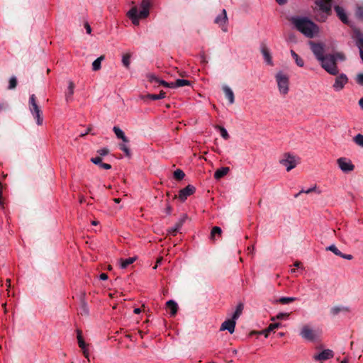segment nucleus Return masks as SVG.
I'll return each instance as SVG.
<instances>
[{"label":"nucleus","mask_w":363,"mask_h":363,"mask_svg":"<svg viewBox=\"0 0 363 363\" xmlns=\"http://www.w3.org/2000/svg\"><path fill=\"white\" fill-rule=\"evenodd\" d=\"M289 21L298 31L308 38H312L319 32L318 26L307 17L292 16Z\"/></svg>","instance_id":"1"},{"label":"nucleus","mask_w":363,"mask_h":363,"mask_svg":"<svg viewBox=\"0 0 363 363\" xmlns=\"http://www.w3.org/2000/svg\"><path fill=\"white\" fill-rule=\"evenodd\" d=\"M345 56L342 52H335L333 54H327L325 57L320 62L323 69L331 75H337L339 69L337 65V61H344Z\"/></svg>","instance_id":"2"},{"label":"nucleus","mask_w":363,"mask_h":363,"mask_svg":"<svg viewBox=\"0 0 363 363\" xmlns=\"http://www.w3.org/2000/svg\"><path fill=\"white\" fill-rule=\"evenodd\" d=\"M140 7L142 10L140 12L138 7L134 6L126 14L135 26H138L140 19L146 18L149 16L150 9L152 7L151 0H142Z\"/></svg>","instance_id":"3"},{"label":"nucleus","mask_w":363,"mask_h":363,"mask_svg":"<svg viewBox=\"0 0 363 363\" xmlns=\"http://www.w3.org/2000/svg\"><path fill=\"white\" fill-rule=\"evenodd\" d=\"M333 0H317L315 4L318 6V12L316 14V20L318 21H325L331 13Z\"/></svg>","instance_id":"4"},{"label":"nucleus","mask_w":363,"mask_h":363,"mask_svg":"<svg viewBox=\"0 0 363 363\" xmlns=\"http://www.w3.org/2000/svg\"><path fill=\"white\" fill-rule=\"evenodd\" d=\"M275 79L277 83L279 93L282 95H286L289 92V76L280 71L275 75Z\"/></svg>","instance_id":"5"},{"label":"nucleus","mask_w":363,"mask_h":363,"mask_svg":"<svg viewBox=\"0 0 363 363\" xmlns=\"http://www.w3.org/2000/svg\"><path fill=\"white\" fill-rule=\"evenodd\" d=\"M29 109L33 114V117L36 119L38 125H42L43 118L41 116L42 111L37 104L36 96L35 94H32L29 99Z\"/></svg>","instance_id":"6"},{"label":"nucleus","mask_w":363,"mask_h":363,"mask_svg":"<svg viewBox=\"0 0 363 363\" xmlns=\"http://www.w3.org/2000/svg\"><path fill=\"white\" fill-rule=\"evenodd\" d=\"M280 164L286 167L287 172L295 168L298 163V158L289 153L284 155L283 158L279 161Z\"/></svg>","instance_id":"7"},{"label":"nucleus","mask_w":363,"mask_h":363,"mask_svg":"<svg viewBox=\"0 0 363 363\" xmlns=\"http://www.w3.org/2000/svg\"><path fill=\"white\" fill-rule=\"evenodd\" d=\"M320 333L318 330H313L308 325H304L301 332L300 335L305 340L308 341H315L319 336Z\"/></svg>","instance_id":"8"},{"label":"nucleus","mask_w":363,"mask_h":363,"mask_svg":"<svg viewBox=\"0 0 363 363\" xmlns=\"http://www.w3.org/2000/svg\"><path fill=\"white\" fill-rule=\"evenodd\" d=\"M191 82L186 79H178L174 82H167L164 80L160 79V86H163L165 88L174 89L177 87H181L184 86H190Z\"/></svg>","instance_id":"9"},{"label":"nucleus","mask_w":363,"mask_h":363,"mask_svg":"<svg viewBox=\"0 0 363 363\" xmlns=\"http://www.w3.org/2000/svg\"><path fill=\"white\" fill-rule=\"evenodd\" d=\"M311 49L315 58L320 62L325 57L324 45L321 43H311Z\"/></svg>","instance_id":"10"},{"label":"nucleus","mask_w":363,"mask_h":363,"mask_svg":"<svg viewBox=\"0 0 363 363\" xmlns=\"http://www.w3.org/2000/svg\"><path fill=\"white\" fill-rule=\"evenodd\" d=\"M348 82V77L345 74H340L336 77L335 79L334 84H333V88L335 91H340L342 90Z\"/></svg>","instance_id":"11"},{"label":"nucleus","mask_w":363,"mask_h":363,"mask_svg":"<svg viewBox=\"0 0 363 363\" xmlns=\"http://www.w3.org/2000/svg\"><path fill=\"white\" fill-rule=\"evenodd\" d=\"M339 168L345 173L352 172L354 169V165L351 160L346 157H340L337 160Z\"/></svg>","instance_id":"12"},{"label":"nucleus","mask_w":363,"mask_h":363,"mask_svg":"<svg viewBox=\"0 0 363 363\" xmlns=\"http://www.w3.org/2000/svg\"><path fill=\"white\" fill-rule=\"evenodd\" d=\"M214 22L220 26L223 31L227 32L226 23L228 22V16L225 9H223L221 13L216 16Z\"/></svg>","instance_id":"13"},{"label":"nucleus","mask_w":363,"mask_h":363,"mask_svg":"<svg viewBox=\"0 0 363 363\" xmlns=\"http://www.w3.org/2000/svg\"><path fill=\"white\" fill-rule=\"evenodd\" d=\"M196 191V188L191 184L181 189L179 192V198L181 201H185L188 196L192 195Z\"/></svg>","instance_id":"14"},{"label":"nucleus","mask_w":363,"mask_h":363,"mask_svg":"<svg viewBox=\"0 0 363 363\" xmlns=\"http://www.w3.org/2000/svg\"><path fill=\"white\" fill-rule=\"evenodd\" d=\"M352 39L354 40L356 46L359 50H363V33L359 29L355 28L353 30L352 35Z\"/></svg>","instance_id":"15"},{"label":"nucleus","mask_w":363,"mask_h":363,"mask_svg":"<svg viewBox=\"0 0 363 363\" xmlns=\"http://www.w3.org/2000/svg\"><path fill=\"white\" fill-rule=\"evenodd\" d=\"M236 325V320L231 318L225 320L220 325V330L224 331L228 330L230 334H233L235 331Z\"/></svg>","instance_id":"16"},{"label":"nucleus","mask_w":363,"mask_h":363,"mask_svg":"<svg viewBox=\"0 0 363 363\" xmlns=\"http://www.w3.org/2000/svg\"><path fill=\"white\" fill-rule=\"evenodd\" d=\"M334 357V352L330 349H325L321 352L315 354L313 358L316 361H323L333 358Z\"/></svg>","instance_id":"17"},{"label":"nucleus","mask_w":363,"mask_h":363,"mask_svg":"<svg viewBox=\"0 0 363 363\" xmlns=\"http://www.w3.org/2000/svg\"><path fill=\"white\" fill-rule=\"evenodd\" d=\"M187 218L188 217L186 214H182L175 225L170 228L169 233L172 235H175L177 233H178L183 224L186 222Z\"/></svg>","instance_id":"18"},{"label":"nucleus","mask_w":363,"mask_h":363,"mask_svg":"<svg viewBox=\"0 0 363 363\" xmlns=\"http://www.w3.org/2000/svg\"><path fill=\"white\" fill-rule=\"evenodd\" d=\"M334 9L340 21L345 24H348L349 21L345 9L340 6H335Z\"/></svg>","instance_id":"19"},{"label":"nucleus","mask_w":363,"mask_h":363,"mask_svg":"<svg viewBox=\"0 0 363 363\" xmlns=\"http://www.w3.org/2000/svg\"><path fill=\"white\" fill-rule=\"evenodd\" d=\"M327 250L333 252L335 255L339 256L343 259L351 260L353 257L352 255H346L342 253L335 245H331L326 248Z\"/></svg>","instance_id":"20"},{"label":"nucleus","mask_w":363,"mask_h":363,"mask_svg":"<svg viewBox=\"0 0 363 363\" xmlns=\"http://www.w3.org/2000/svg\"><path fill=\"white\" fill-rule=\"evenodd\" d=\"M165 309L167 312L169 313L171 316H174L177 313L178 305L174 301L169 300L166 303Z\"/></svg>","instance_id":"21"},{"label":"nucleus","mask_w":363,"mask_h":363,"mask_svg":"<svg viewBox=\"0 0 363 363\" xmlns=\"http://www.w3.org/2000/svg\"><path fill=\"white\" fill-rule=\"evenodd\" d=\"M260 50H261V52H262V54L263 55L264 61L268 65H272V56H271L269 50L268 49L267 45H264V44H262Z\"/></svg>","instance_id":"22"},{"label":"nucleus","mask_w":363,"mask_h":363,"mask_svg":"<svg viewBox=\"0 0 363 363\" xmlns=\"http://www.w3.org/2000/svg\"><path fill=\"white\" fill-rule=\"evenodd\" d=\"M223 91L225 97L228 99L229 104H233L235 102V96L233 90L227 85L223 86Z\"/></svg>","instance_id":"23"},{"label":"nucleus","mask_w":363,"mask_h":363,"mask_svg":"<svg viewBox=\"0 0 363 363\" xmlns=\"http://www.w3.org/2000/svg\"><path fill=\"white\" fill-rule=\"evenodd\" d=\"M74 84L72 81H69L68 83L67 91L65 92V99L68 102L72 99V96L74 94Z\"/></svg>","instance_id":"24"},{"label":"nucleus","mask_w":363,"mask_h":363,"mask_svg":"<svg viewBox=\"0 0 363 363\" xmlns=\"http://www.w3.org/2000/svg\"><path fill=\"white\" fill-rule=\"evenodd\" d=\"M113 130L118 138L121 139L124 143H128L129 140L125 135L123 131L118 126H114Z\"/></svg>","instance_id":"25"},{"label":"nucleus","mask_w":363,"mask_h":363,"mask_svg":"<svg viewBox=\"0 0 363 363\" xmlns=\"http://www.w3.org/2000/svg\"><path fill=\"white\" fill-rule=\"evenodd\" d=\"M350 308L347 306H336L330 308V313L333 315H336L340 312H349Z\"/></svg>","instance_id":"26"},{"label":"nucleus","mask_w":363,"mask_h":363,"mask_svg":"<svg viewBox=\"0 0 363 363\" xmlns=\"http://www.w3.org/2000/svg\"><path fill=\"white\" fill-rule=\"evenodd\" d=\"M136 260V257H128L126 259H121L119 260L120 265L122 269L127 268L130 264H133Z\"/></svg>","instance_id":"27"},{"label":"nucleus","mask_w":363,"mask_h":363,"mask_svg":"<svg viewBox=\"0 0 363 363\" xmlns=\"http://www.w3.org/2000/svg\"><path fill=\"white\" fill-rule=\"evenodd\" d=\"M229 172V167H221L217 169L214 173V177L216 179H219L225 176Z\"/></svg>","instance_id":"28"},{"label":"nucleus","mask_w":363,"mask_h":363,"mask_svg":"<svg viewBox=\"0 0 363 363\" xmlns=\"http://www.w3.org/2000/svg\"><path fill=\"white\" fill-rule=\"evenodd\" d=\"M291 55L293 59L295 60L296 64L300 67H303L304 66V61L303 60L298 56V55L293 50H291Z\"/></svg>","instance_id":"29"},{"label":"nucleus","mask_w":363,"mask_h":363,"mask_svg":"<svg viewBox=\"0 0 363 363\" xmlns=\"http://www.w3.org/2000/svg\"><path fill=\"white\" fill-rule=\"evenodd\" d=\"M243 308H244L243 304L242 303H240L237 306L235 311L233 314L232 318L235 320H238L239 318V317L240 316V315L242 314V312L243 311Z\"/></svg>","instance_id":"30"},{"label":"nucleus","mask_w":363,"mask_h":363,"mask_svg":"<svg viewBox=\"0 0 363 363\" xmlns=\"http://www.w3.org/2000/svg\"><path fill=\"white\" fill-rule=\"evenodd\" d=\"M104 56L101 55L95 60L92 63V69L94 71H98L101 69V63L104 60Z\"/></svg>","instance_id":"31"},{"label":"nucleus","mask_w":363,"mask_h":363,"mask_svg":"<svg viewBox=\"0 0 363 363\" xmlns=\"http://www.w3.org/2000/svg\"><path fill=\"white\" fill-rule=\"evenodd\" d=\"M297 299L296 297H281L276 301L277 303H280L281 304H288L291 302L295 301Z\"/></svg>","instance_id":"32"},{"label":"nucleus","mask_w":363,"mask_h":363,"mask_svg":"<svg viewBox=\"0 0 363 363\" xmlns=\"http://www.w3.org/2000/svg\"><path fill=\"white\" fill-rule=\"evenodd\" d=\"M77 337L79 347L82 349H84L86 347V345L83 339V337L82 335V331L79 330H77Z\"/></svg>","instance_id":"33"},{"label":"nucleus","mask_w":363,"mask_h":363,"mask_svg":"<svg viewBox=\"0 0 363 363\" xmlns=\"http://www.w3.org/2000/svg\"><path fill=\"white\" fill-rule=\"evenodd\" d=\"M280 326H281V324L279 323H272V324H270L269 325L267 329H266L265 330L263 331V333L264 334L265 337H267L268 336V333L270 331H273L274 330H275L276 328H279Z\"/></svg>","instance_id":"34"},{"label":"nucleus","mask_w":363,"mask_h":363,"mask_svg":"<svg viewBox=\"0 0 363 363\" xmlns=\"http://www.w3.org/2000/svg\"><path fill=\"white\" fill-rule=\"evenodd\" d=\"M130 54L126 53L123 55L122 62L124 67L128 68L130 64Z\"/></svg>","instance_id":"35"},{"label":"nucleus","mask_w":363,"mask_h":363,"mask_svg":"<svg viewBox=\"0 0 363 363\" xmlns=\"http://www.w3.org/2000/svg\"><path fill=\"white\" fill-rule=\"evenodd\" d=\"M222 233V230L218 226H215L212 228L211 233V239H214L216 235L220 236Z\"/></svg>","instance_id":"36"},{"label":"nucleus","mask_w":363,"mask_h":363,"mask_svg":"<svg viewBox=\"0 0 363 363\" xmlns=\"http://www.w3.org/2000/svg\"><path fill=\"white\" fill-rule=\"evenodd\" d=\"M353 141L359 146L363 147V135L357 134L353 138Z\"/></svg>","instance_id":"37"},{"label":"nucleus","mask_w":363,"mask_h":363,"mask_svg":"<svg viewBox=\"0 0 363 363\" xmlns=\"http://www.w3.org/2000/svg\"><path fill=\"white\" fill-rule=\"evenodd\" d=\"M185 176L184 172L179 169H177L174 172V177L177 180H182Z\"/></svg>","instance_id":"38"},{"label":"nucleus","mask_w":363,"mask_h":363,"mask_svg":"<svg viewBox=\"0 0 363 363\" xmlns=\"http://www.w3.org/2000/svg\"><path fill=\"white\" fill-rule=\"evenodd\" d=\"M216 128L219 130L220 135L222 136L223 138H224L225 140H228L230 136L228 133V131L224 127L218 125Z\"/></svg>","instance_id":"39"},{"label":"nucleus","mask_w":363,"mask_h":363,"mask_svg":"<svg viewBox=\"0 0 363 363\" xmlns=\"http://www.w3.org/2000/svg\"><path fill=\"white\" fill-rule=\"evenodd\" d=\"M17 86V79L15 77H12L9 80V89H14Z\"/></svg>","instance_id":"40"},{"label":"nucleus","mask_w":363,"mask_h":363,"mask_svg":"<svg viewBox=\"0 0 363 363\" xmlns=\"http://www.w3.org/2000/svg\"><path fill=\"white\" fill-rule=\"evenodd\" d=\"M356 14L359 18L363 21V5L357 7Z\"/></svg>","instance_id":"41"},{"label":"nucleus","mask_w":363,"mask_h":363,"mask_svg":"<svg viewBox=\"0 0 363 363\" xmlns=\"http://www.w3.org/2000/svg\"><path fill=\"white\" fill-rule=\"evenodd\" d=\"M119 148H120L121 150L123 151L127 156H130V149L125 145L120 144L119 145Z\"/></svg>","instance_id":"42"},{"label":"nucleus","mask_w":363,"mask_h":363,"mask_svg":"<svg viewBox=\"0 0 363 363\" xmlns=\"http://www.w3.org/2000/svg\"><path fill=\"white\" fill-rule=\"evenodd\" d=\"M289 315V313H279L277 315L276 318H273L272 320H273L275 319L281 320V319L288 318Z\"/></svg>","instance_id":"43"},{"label":"nucleus","mask_w":363,"mask_h":363,"mask_svg":"<svg viewBox=\"0 0 363 363\" xmlns=\"http://www.w3.org/2000/svg\"><path fill=\"white\" fill-rule=\"evenodd\" d=\"M91 161L94 164L100 166L101 164V163H102V158L100 156H96L95 157H92L91 159Z\"/></svg>","instance_id":"44"},{"label":"nucleus","mask_w":363,"mask_h":363,"mask_svg":"<svg viewBox=\"0 0 363 363\" xmlns=\"http://www.w3.org/2000/svg\"><path fill=\"white\" fill-rule=\"evenodd\" d=\"M97 153L99 154V156L101 157L102 156L107 155L109 153V150L106 147H104L99 150Z\"/></svg>","instance_id":"45"},{"label":"nucleus","mask_w":363,"mask_h":363,"mask_svg":"<svg viewBox=\"0 0 363 363\" xmlns=\"http://www.w3.org/2000/svg\"><path fill=\"white\" fill-rule=\"evenodd\" d=\"M143 99H150L157 100V99H159V94H147L145 96H143Z\"/></svg>","instance_id":"46"},{"label":"nucleus","mask_w":363,"mask_h":363,"mask_svg":"<svg viewBox=\"0 0 363 363\" xmlns=\"http://www.w3.org/2000/svg\"><path fill=\"white\" fill-rule=\"evenodd\" d=\"M356 82L359 85H363V74L360 73L357 75Z\"/></svg>","instance_id":"47"},{"label":"nucleus","mask_w":363,"mask_h":363,"mask_svg":"<svg viewBox=\"0 0 363 363\" xmlns=\"http://www.w3.org/2000/svg\"><path fill=\"white\" fill-rule=\"evenodd\" d=\"M147 77L150 82H152L154 81L156 82H159V79L151 74H148Z\"/></svg>","instance_id":"48"},{"label":"nucleus","mask_w":363,"mask_h":363,"mask_svg":"<svg viewBox=\"0 0 363 363\" xmlns=\"http://www.w3.org/2000/svg\"><path fill=\"white\" fill-rule=\"evenodd\" d=\"M81 314L83 315H87L88 314V308H87V306L83 303L82 304V312H81Z\"/></svg>","instance_id":"49"},{"label":"nucleus","mask_w":363,"mask_h":363,"mask_svg":"<svg viewBox=\"0 0 363 363\" xmlns=\"http://www.w3.org/2000/svg\"><path fill=\"white\" fill-rule=\"evenodd\" d=\"M315 187H313V188H310L308 189V190L306 191H304V190H301L298 194H296V197H297L301 193H306V194H309L311 192H312L314 189H315Z\"/></svg>","instance_id":"50"},{"label":"nucleus","mask_w":363,"mask_h":363,"mask_svg":"<svg viewBox=\"0 0 363 363\" xmlns=\"http://www.w3.org/2000/svg\"><path fill=\"white\" fill-rule=\"evenodd\" d=\"M164 213L167 216L170 215L172 213V207L169 205H167L164 210Z\"/></svg>","instance_id":"51"},{"label":"nucleus","mask_w":363,"mask_h":363,"mask_svg":"<svg viewBox=\"0 0 363 363\" xmlns=\"http://www.w3.org/2000/svg\"><path fill=\"white\" fill-rule=\"evenodd\" d=\"M8 108V104L4 103V102H2L0 104V111H6L7 110Z\"/></svg>","instance_id":"52"},{"label":"nucleus","mask_w":363,"mask_h":363,"mask_svg":"<svg viewBox=\"0 0 363 363\" xmlns=\"http://www.w3.org/2000/svg\"><path fill=\"white\" fill-rule=\"evenodd\" d=\"M99 167L105 169H110L111 168V164L104 162H102Z\"/></svg>","instance_id":"53"},{"label":"nucleus","mask_w":363,"mask_h":363,"mask_svg":"<svg viewBox=\"0 0 363 363\" xmlns=\"http://www.w3.org/2000/svg\"><path fill=\"white\" fill-rule=\"evenodd\" d=\"M84 28H85V29L86 30V33L90 34L91 32V26H89V24L88 23H86L84 24Z\"/></svg>","instance_id":"54"},{"label":"nucleus","mask_w":363,"mask_h":363,"mask_svg":"<svg viewBox=\"0 0 363 363\" xmlns=\"http://www.w3.org/2000/svg\"><path fill=\"white\" fill-rule=\"evenodd\" d=\"M6 286H7L8 296H10V293H9V288L11 287V279H6Z\"/></svg>","instance_id":"55"},{"label":"nucleus","mask_w":363,"mask_h":363,"mask_svg":"<svg viewBox=\"0 0 363 363\" xmlns=\"http://www.w3.org/2000/svg\"><path fill=\"white\" fill-rule=\"evenodd\" d=\"M101 280H106L108 279V275L105 273H101L99 277Z\"/></svg>","instance_id":"56"},{"label":"nucleus","mask_w":363,"mask_h":363,"mask_svg":"<svg viewBox=\"0 0 363 363\" xmlns=\"http://www.w3.org/2000/svg\"><path fill=\"white\" fill-rule=\"evenodd\" d=\"M83 350V354L84 355V357L86 358H87L88 361L89 362V352L88 351L86 350V347L84 349H82Z\"/></svg>","instance_id":"57"},{"label":"nucleus","mask_w":363,"mask_h":363,"mask_svg":"<svg viewBox=\"0 0 363 363\" xmlns=\"http://www.w3.org/2000/svg\"><path fill=\"white\" fill-rule=\"evenodd\" d=\"M294 267H296V268H302V263L299 261H296L294 264Z\"/></svg>","instance_id":"58"},{"label":"nucleus","mask_w":363,"mask_h":363,"mask_svg":"<svg viewBox=\"0 0 363 363\" xmlns=\"http://www.w3.org/2000/svg\"><path fill=\"white\" fill-rule=\"evenodd\" d=\"M276 1L279 5H284L287 2V0H276Z\"/></svg>","instance_id":"59"},{"label":"nucleus","mask_w":363,"mask_h":363,"mask_svg":"<svg viewBox=\"0 0 363 363\" xmlns=\"http://www.w3.org/2000/svg\"><path fill=\"white\" fill-rule=\"evenodd\" d=\"M358 104L360 108L363 110V97L359 100Z\"/></svg>","instance_id":"60"},{"label":"nucleus","mask_w":363,"mask_h":363,"mask_svg":"<svg viewBox=\"0 0 363 363\" xmlns=\"http://www.w3.org/2000/svg\"><path fill=\"white\" fill-rule=\"evenodd\" d=\"M165 96H166L165 92H164L163 91L160 90V99L164 98Z\"/></svg>","instance_id":"61"},{"label":"nucleus","mask_w":363,"mask_h":363,"mask_svg":"<svg viewBox=\"0 0 363 363\" xmlns=\"http://www.w3.org/2000/svg\"><path fill=\"white\" fill-rule=\"evenodd\" d=\"M141 312V309L140 308H136L134 309V313L135 314H139Z\"/></svg>","instance_id":"62"},{"label":"nucleus","mask_w":363,"mask_h":363,"mask_svg":"<svg viewBox=\"0 0 363 363\" xmlns=\"http://www.w3.org/2000/svg\"><path fill=\"white\" fill-rule=\"evenodd\" d=\"M201 61L203 62V63H206V57H205V55L203 53L201 55Z\"/></svg>","instance_id":"63"},{"label":"nucleus","mask_w":363,"mask_h":363,"mask_svg":"<svg viewBox=\"0 0 363 363\" xmlns=\"http://www.w3.org/2000/svg\"><path fill=\"white\" fill-rule=\"evenodd\" d=\"M359 51L360 57L363 62V50L361 49Z\"/></svg>","instance_id":"64"}]
</instances>
